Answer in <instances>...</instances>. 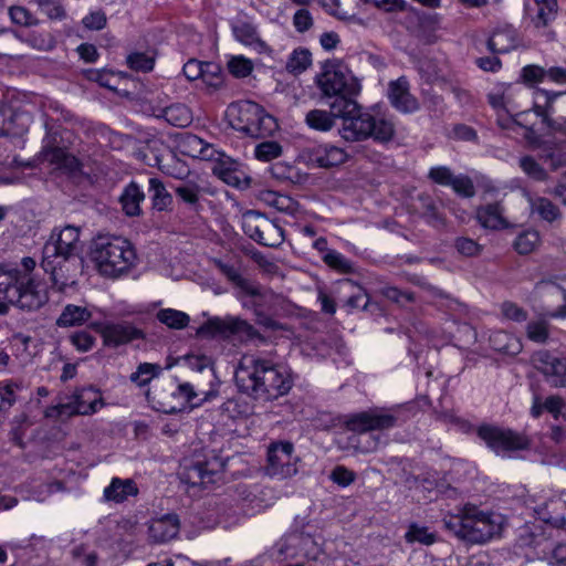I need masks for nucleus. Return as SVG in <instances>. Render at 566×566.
I'll return each instance as SVG.
<instances>
[{
  "label": "nucleus",
  "instance_id": "obj_1",
  "mask_svg": "<svg viewBox=\"0 0 566 566\" xmlns=\"http://www.w3.org/2000/svg\"><path fill=\"white\" fill-rule=\"evenodd\" d=\"M234 379L241 392L263 401L287 395L294 382L289 367L260 355H243Z\"/></svg>",
  "mask_w": 566,
  "mask_h": 566
},
{
  "label": "nucleus",
  "instance_id": "obj_2",
  "mask_svg": "<svg viewBox=\"0 0 566 566\" xmlns=\"http://www.w3.org/2000/svg\"><path fill=\"white\" fill-rule=\"evenodd\" d=\"M332 112L342 119L338 132L345 142L358 143L373 138L387 143L395 136V124L390 117L364 111L356 99H340L338 104H334Z\"/></svg>",
  "mask_w": 566,
  "mask_h": 566
},
{
  "label": "nucleus",
  "instance_id": "obj_3",
  "mask_svg": "<svg viewBox=\"0 0 566 566\" xmlns=\"http://www.w3.org/2000/svg\"><path fill=\"white\" fill-rule=\"evenodd\" d=\"M503 521L501 514L482 511L471 503L442 516L443 526L448 532L472 544H483L500 535Z\"/></svg>",
  "mask_w": 566,
  "mask_h": 566
},
{
  "label": "nucleus",
  "instance_id": "obj_4",
  "mask_svg": "<svg viewBox=\"0 0 566 566\" xmlns=\"http://www.w3.org/2000/svg\"><path fill=\"white\" fill-rule=\"evenodd\" d=\"M314 82L321 99L333 111L339 101H355L361 91L359 80L348 66L338 59L326 60L321 64Z\"/></svg>",
  "mask_w": 566,
  "mask_h": 566
},
{
  "label": "nucleus",
  "instance_id": "obj_5",
  "mask_svg": "<svg viewBox=\"0 0 566 566\" xmlns=\"http://www.w3.org/2000/svg\"><path fill=\"white\" fill-rule=\"evenodd\" d=\"M0 294L23 312L38 311L48 302L45 291L34 277L6 263H0Z\"/></svg>",
  "mask_w": 566,
  "mask_h": 566
},
{
  "label": "nucleus",
  "instance_id": "obj_6",
  "mask_svg": "<svg viewBox=\"0 0 566 566\" xmlns=\"http://www.w3.org/2000/svg\"><path fill=\"white\" fill-rule=\"evenodd\" d=\"M90 255L98 272L108 277H118L128 272L136 260L130 242L114 235H98L94 239Z\"/></svg>",
  "mask_w": 566,
  "mask_h": 566
},
{
  "label": "nucleus",
  "instance_id": "obj_7",
  "mask_svg": "<svg viewBox=\"0 0 566 566\" xmlns=\"http://www.w3.org/2000/svg\"><path fill=\"white\" fill-rule=\"evenodd\" d=\"M226 116L233 129L254 139L271 137L279 128L276 119L252 101L231 103Z\"/></svg>",
  "mask_w": 566,
  "mask_h": 566
},
{
  "label": "nucleus",
  "instance_id": "obj_8",
  "mask_svg": "<svg viewBox=\"0 0 566 566\" xmlns=\"http://www.w3.org/2000/svg\"><path fill=\"white\" fill-rule=\"evenodd\" d=\"M319 552V546L312 535L304 532H291L273 545L271 555L282 563L298 557L317 559Z\"/></svg>",
  "mask_w": 566,
  "mask_h": 566
},
{
  "label": "nucleus",
  "instance_id": "obj_9",
  "mask_svg": "<svg viewBox=\"0 0 566 566\" xmlns=\"http://www.w3.org/2000/svg\"><path fill=\"white\" fill-rule=\"evenodd\" d=\"M244 233L264 247H279L284 241L283 229L264 214L249 210L242 216Z\"/></svg>",
  "mask_w": 566,
  "mask_h": 566
},
{
  "label": "nucleus",
  "instance_id": "obj_10",
  "mask_svg": "<svg viewBox=\"0 0 566 566\" xmlns=\"http://www.w3.org/2000/svg\"><path fill=\"white\" fill-rule=\"evenodd\" d=\"M478 436L497 455H509L511 452L530 448L527 437L514 432L511 429H502L495 426L483 424L478 429Z\"/></svg>",
  "mask_w": 566,
  "mask_h": 566
},
{
  "label": "nucleus",
  "instance_id": "obj_11",
  "mask_svg": "<svg viewBox=\"0 0 566 566\" xmlns=\"http://www.w3.org/2000/svg\"><path fill=\"white\" fill-rule=\"evenodd\" d=\"M399 419L398 408H374L350 416L345 423L350 431L366 433L391 429L398 424Z\"/></svg>",
  "mask_w": 566,
  "mask_h": 566
},
{
  "label": "nucleus",
  "instance_id": "obj_12",
  "mask_svg": "<svg viewBox=\"0 0 566 566\" xmlns=\"http://www.w3.org/2000/svg\"><path fill=\"white\" fill-rule=\"evenodd\" d=\"M82 258L43 255L41 266L50 274L52 285L63 292L66 287L76 283V277L82 273Z\"/></svg>",
  "mask_w": 566,
  "mask_h": 566
},
{
  "label": "nucleus",
  "instance_id": "obj_13",
  "mask_svg": "<svg viewBox=\"0 0 566 566\" xmlns=\"http://www.w3.org/2000/svg\"><path fill=\"white\" fill-rule=\"evenodd\" d=\"M298 458L290 441L273 442L268 448L266 472L271 476L286 479L297 473Z\"/></svg>",
  "mask_w": 566,
  "mask_h": 566
},
{
  "label": "nucleus",
  "instance_id": "obj_14",
  "mask_svg": "<svg viewBox=\"0 0 566 566\" xmlns=\"http://www.w3.org/2000/svg\"><path fill=\"white\" fill-rule=\"evenodd\" d=\"M82 244L80 241V228L65 226L63 229L53 230L49 241L43 247V255L82 258Z\"/></svg>",
  "mask_w": 566,
  "mask_h": 566
},
{
  "label": "nucleus",
  "instance_id": "obj_15",
  "mask_svg": "<svg viewBox=\"0 0 566 566\" xmlns=\"http://www.w3.org/2000/svg\"><path fill=\"white\" fill-rule=\"evenodd\" d=\"M544 98V105L534 103L533 109L541 122L547 128L553 130H560L562 124L549 117V114L558 113L560 119H566V92L565 93H551L547 91H537L536 99Z\"/></svg>",
  "mask_w": 566,
  "mask_h": 566
},
{
  "label": "nucleus",
  "instance_id": "obj_16",
  "mask_svg": "<svg viewBox=\"0 0 566 566\" xmlns=\"http://www.w3.org/2000/svg\"><path fill=\"white\" fill-rule=\"evenodd\" d=\"M252 329L253 327L248 322L239 317H212L197 329V335L203 338H229L238 333L250 334Z\"/></svg>",
  "mask_w": 566,
  "mask_h": 566
},
{
  "label": "nucleus",
  "instance_id": "obj_17",
  "mask_svg": "<svg viewBox=\"0 0 566 566\" xmlns=\"http://www.w3.org/2000/svg\"><path fill=\"white\" fill-rule=\"evenodd\" d=\"M94 328L101 334L103 344L106 347L116 348L135 339L144 338L143 331L127 322L96 323Z\"/></svg>",
  "mask_w": 566,
  "mask_h": 566
},
{
  "label": "nucleus",
  "instance_id": "obj_18",
  "mask_svg": "<svg viewBox=\"0 0 566 566\" xmlns=\"http://www.w3.org/2000/svg\"><path fill=\"white\" fill-rule=\"evenodd\" d=\"M428 177L440 186L451 187L461 197L471 198L475 193L471 178L465 175L455 176L449 167H432L429 170Z\"/></svg>",
  "mask_w": 566,
  "mask_h": 566
},
{
  "label": "nucleus",
  "instance_id": "obj_19",
  "mask_svg": "<svg viewBox=\"0 0 566 566\" xmlns=\"http://www.w3.org/2000/svg\"><path fill=\"white\" fill-rule=\"evenodd\" d=\"M387 95L391 106L401 113H413L420 107L417 98L411 95L409 82L405 76L389 82Z\"/></svg>",
  "mask_w": 566,
  "mask_h": 566
},
{
  "label": "nucleus",
  "instance_id": "obj_20",
  "mask_svg": "<svg viewBox=\"0 0 566 566\" xmlns=\"http://www.w3.org/2000/svg\"><path fill=\"white\" fill-rule=\"evenodd\" d=\"M538 368L554 387H566V358L552 356L548 352L536 355Z\"/></svg>",
  "mask_w": 566,
  "mask_h": 566
},
{
  "label": "nucleus",
  "instance_id": "obj_21",
  "mask_svg": "<svg viewBox=\"0 0 566 566\" xmlns=\"http://www.w3.org/2000/svg\"><path fill=\"white\" fill-rule=\"evenodd\" d=\"M180 523L176 514H167L160 518L153 520L148 533L149 537L156 543L170 541L179 533Z\"/></svg>",
  "mask_w": 566,
  "mask_h": 566
},
{
  "label": "nucleus",
  "instance_id": "obj_22",
  "mask_svg": "<svg viewBox=\"0 0 566 566\" xmlns=\"http://www.w3.org/2000/svg\"><path fill=\"white\" fill-rule=\"evenodd\" d=\"M476 220L485 229L502 230L510 227L501 202L488 203L476 209Z\"/></svg>",
  "mask_w": 566,
  "mask_h": 566
},
{
  "label": "nucleus",
  "instance_id": "obj_23",
  "mask_svg": "<svg viewBox=\"0 0 566 566\" xmlns=\"http://www.w3.org/2000/svg\"><path fill=\"white\" fill-rule=\"evenodd\" d=\"M346 151L334 145H319L312 149L310 160L321 168H331L345 163Z\"/></svg>",
  "mask_w": 566,
  "mask_h": 566
},
{
  "label": "nucleus",
  "instance_id": "obj_24",
  "mask_svg": "<svg viewBox=\"0 0 566 566\" xmlns=\"http://www.w3.org/2000/svg\"><path fill=\"white\" fill-rule=\"evenodd\" d=\"M524 195L530 205L532 214H537L542 220L549 223L558 220L562 217L559 208L549 199L539 196H532L527 191H524Z\"/></svg>",
  "mask_w": 566,
  "mask_h": 566
},
{
  "label": "nucleus",
  "instance_id": "obj_25",
  "mask_svg": "<svg viewBox=\"0 0 566 566\" xmlns=\"http://www.w3.org/2000/svg\"><path fill=\"white\" fill-rule=\"evenodd\" d=\"M145 200V193L135 181H130L123 190L119 202L128 217H137L142 213L140 203Z\"/></svg>",
  "mask_w": 566,
  "mask_h": 566
},
{
  "label": "nucleus",
  "instance_id": "obj_26",
  "mask_svg": "<svg viewBox=\"0 0 566 566\" xmlns=\"http://www.w3.org/2000/svg\"><path fill=\"white\" fill-rule=\"evenodd\" d=\"M251 287L255 290V293L248 295L252 297L251 306L254 307L255 314L260 316L259 323L263 324L266 327H272L273 321L270 317L264 316L261 313V311L264 308H270L272 306L276 298V294L269 289H264L253 283H251Z\"/></svg>",
  "mask_w": 566,
  "mask_h": 566
},
{
  "label": "nucleus",
  "instance_id": "obj_27",
  "mask_svg": "<svg viewBox=\"0 0 566 566\" xmlns=\"http://www.w3.org/2000/svg\"><path fill=\"white\" fill-rule=\"evenodd\" d=\"M338 294H349L345 305L349 311L356 308L366 310L368 305V296L366 291L353 280L340 281L336 287Z\"/></svg>",
  "mask_w": 566,
  "mask_h": 566
},
{
  "label": "nucleus",
  "instance_id": "obj_28",
  "mask_svg": "<svg viewBox=\"0 0 566 566\" xmlns=\"http://www.w3.org/2000/svg\"><path fill=\"white\" fill-rule=\"evenodd\" d=\"M137 493L138 489L133 480L114 478L111 484L105 488L103 497L107 502L120 503L127 500L128 496H134Z\"/></svg>",
  "mask_w": 566,
  "mask_h": 566
},
{
  "label": "nucleus",
  "instance_id": "obj_29",
  "mask_svg": "<svg viewBox=\"0 0 566 566\" xmlns=\"http://www.w3.org/2000/svg\"><path fill=\"white\" fill-rule=\"evenodd\" d=\"M164 118L168 124L175 127H187L192 123V113L185 104L176 103L165 108H160L155 115Z\"/></svg>",
  "mask_w": 566,
  "mask_h": 566
},
{
  "label": "nucleus",
  "instance_id": "obj_30",
  "mask_svg": "<svg viewBox=\"0 0 566 566\" xmlns=\"http://www.w3.org/2000/svg\"><path fill=\"white\" fill-rule=\"evenodd\" d=\"M92 313L85 306L67 304L63 307L60 316L56 319L59 327H74L80 326L90 321Z\"/></svg>",
  "mask_w": 566,
  "mask_h": 566
},
{
  "label": "nucleus",
  "instance_id": "obj_31",
  "mask_svg": "<svg viewBox=\"0 0 566 566\" xmlns=\"http://www.w3.org/2000/svg\"><path fill=\"white\" fill-rule=\"evenodd\" d=\"M270 171L273 178L292 185H304L310 179L308 174L303 172L297 167L283 161L272 165Z\"/></svg>",
  "mask_w": 566,
  "mask_h": 566
},
{
  "label": "nucleus",
  "instance_id": "obj_32",
  "mask_svg": "<svg viewBox=\"0 0 566 566\" xmlns=\"http://www.w3.org/2000/svg\"><path fill=\"white\" fill-rule=\"evenodd\" d=\"M103 405L102 396L94 388H84L75 396L74 413L91 415Z\"/></svg>",
  "mask_w": 566,
  "mask_h": 566
},
{
  "label": "nucleus",
  "instance_id": "obj_33",
  "mask_svg": "<svg viewBox=\"0 0 566 566\" xmlns=\"http://www.w3.org/2000/svg\"><path fill=\"white\" fill-rule=\"evenodd\" d=\"M516 45V33L511 28L495 31L488 40V49L496 54L509 53L515 49Z\"/></svg>",
  "mask_w": 566,
  "mask_h": 566
},
{
  "label": "nucleus",
  "instance_id": "obj_34",
  "mask_svg": "<svg viewBox=\"0 0 566 566\" xmlns=\"http://www.w3.org/2000/svg\"><path fill=\"white\" fill-rule=\"evenodd\" d=\"M148 191L150 192L151 205L155 210L165 211L172 205V196L159 178H150L148 180Z\"/></svg>",
  "mask_w": 566,
  "mask_h": 566
},
{
  "label": "nucleus",
  "instance_id": "obj_35",
  "mask_svg": "<svg viewBox=\"0 0 566 566\" xmlns=\"http://www.w3.org/2000/svg\"><path fill=\"white\" fill-rule=\"evenodd\" d=\"M234 38L241 43L264 49L265 43L260 39L255 25L250 22H239L232 27Z\"/></svg>",
  "mask_w": 566,
  "mask_h": 566
},
{
  "label": "nucleus",
  "instance_id": "obj_36",
  "mask_svg": "<svg viewBox=\"0 0 566 566\" xmlns=\"http://www.w3.org/2000/svg\"><path fill=\"white\" fill-rule=\"evenodd\" d=\"M489 342L491 347L500 353L515 355L521 350V344L510 334L497 331L490 335Z\"/></svg>",
  "mask_w": 566,
  "mask_h": 566
},
{
  "label": "nucleus",
  "instance_id": "obj_37",
  "mask_svg": "<svg viewBox=\"0 0 566 566\" xmlns=\"http://www.w3.org/2000/svg\"><path fill=\"white\" fill-rule=\"evenodd\" d=\"M312 64V54L305 48L295 49L286 61L285 69L293 75L305 72Z\"/></svg>",
  "mask_w": 566,
  "mask_h": 566
},
{
  "label": "nucleus",
  "instance_id": "obj_38",
  "mask_svg": "<svg viewBox=\"0 0 566 566\" xmlns=\"http://www.w3.org/2000/svg\"><path fill=\"white\" fill-rule=\"evenodd\" d=\"M46 159L69 172H75L81 168V164L77 158L69 154L63 148L56 147L51 149L46 153Z\"/></svg>",
  "mask_w": 566,
  "mask_h": 566
},
{
  "label": "nucleus",
  "instance_id": "obj_39",
  "mask_svg": "<svg viewBox=\"0 0 566 566\" xmlns=\"http://www.w3.org/2000/svg\"><path fill=\"white\" fill-rule=\"evenodd\" d=\"M335 118H338L332 109H312L306 114V124L316 130L327 132L335 125Z\"/></svg>",
  "mask_w": 566,
  "mask_h": 566
},
{
  "label": "nucleus",
  "instance_id": "obj_40",
  "mask_svg": "<svg viewBox=\"0 0 566 566\" xmlns=\"http://www.w3.org/2000/svg\"><path fill=\"white\" fill-rule=\"evenodd\" d=\"M541 243V235L534 229L522 231L514 240L513 247L521 255L534 252Z\"/></svg>",
  "mask_w": 566,
  "mask_h": 566
},
{
  "label": "nucleus",
  "instance_id": "obj_41",
  "mask_svg": "<svg viewBox=\"0 0 566 566\" xmlns=\"http://www.w3.org/2000/svg\"><path fill=\"white\" fill-rule=\"evenodd\" d=\"M156 317L161 324L172 329H182L190 322L187 313L174 308H163L157 312Z\"/></svg>",
  "mask_w": 566,
  "mask_h": 566
},
{
  "label": "nucleus",
  "instance_id": "obj_42",
  "mask_svg": "<svg viewBox=\"0 0 566 566\" xmlns=\"http://www.w3.org/2000/svg\"><path fill=\"white\" fill-rule=\"evenodd\" d=\"M437 538V534L430 532L429 527L419 525L417 523H411L405 534V539L409 544L420 543L422 545L429 546L436 543Z\"/></svg>",
  "mask_w": 566,
  "mask_h": 566
},
{
  "label": "nucleus",
  "instance_id": "obj_43",
  "mask_svg": "<svg viewBox=\"0 0 566 566\" xmlns=\"http://www.w3.org/2000/svg\"><path fill=\"white\" fill-rule=\"evenodd\" d=\"M213 262L220 272L245 294L255 293V290L251 287V282L244 279L233 265L223 263L221 260H214Z\"/></svg>",
  "mask_w": 566,
  "mask_h": 566
},
{
  "label": "nucleus",
  "instance_id": "obj_44",
  "mask_svg": "<svg viewBox=\"0 0 566 566\" xmlns=\"http://www.w3.org/2000/svg\"><path fill=\"white\" fill-rule=\"evenodd\" d=\"M160 373L161 367L158 364L142 363L129 378L137 386L143 387L148 385L154 378L158 377Z\"/></svg>",
  "mask_w": 566,
  "mask_h": 566
},
{
  "label": "nucleus",
  "instance_id": "obj_45",
  "mask_svg": "<svg viewBox=\"0 0 566 566\" xmlns=\"http://www.w3.org/2000/svg\"><path fill=\"white\" fill-rule=\"evenodd\" d=\"M8 13L11 22L19 27L31 28L39 24L38 18L23 6H11Z\"/></svg>",
  "mask_w": 566,
  "mask_h": 566
},
{
  "label": "nucleus",
  "instance_id": "obj_46",
  "mask_svg": "<svg viewBox=\"0 0 566 566\" xmlns=\"http://www.w3.org/2000/svg\"><path fill=\"white\" fill-rule=\"evenodd\" d=\"M32 426V421L24 413L15 417L11 422L10 430V440L19 446L20 448H24V437L28 429Z\"/></svg>",
  "mask_w": 566,
  "mask_h": 566
},
{
  "label": "nucleus",
  "instance_id": "obj_47",
  "mask_svg": "<svg viewBox=\"0 0 566 566\" xmlns=\"http://www.w3.org/2000/svg\"><path fill=\"white\" fill-rule=\"evenodd\" d=\"M282 146L275 140L262 142L254 148V157L261 161H271L276 159L282 155Z\"/></svg>",
  "mask_w": 566,
  "mask_h": 566
},
{
  "label": "nucleus",
  "instance_id": "obj_48",
  "mask_svg": "<svg viewBox=\"0 0 566 566\" xmlns=\"http://www.w3.org/2000/svg\"><path fill=\"white\" fill-rule=\"evenodd\" d=\"M181 396L185 398V403H188L191 408L198 407L202 403V401L210 400L211 398L217 396L216 390H209L205 392V397L200 399L198 402L193 401L198 394L195 391L193 386L189 382L180 384L177 387V391L172 394V396Z\"/></svg>",
  "mask_w": 566,
  "mask_h": 566
},
{
  "label": "nucleus",
  "instance_id": "obj_49",
  "mask_svg": "<svg viewBox=\"0 0 566 566\" xmlns=\"http://www.w3.org/2000/svg\"><path fill=\"white\" fill-rule=\"evenodd\" d=\"M323 260L329 268L339 272L352 273L354 271L353 263L335 250L327 251Z\"/></svg>",
  "mask_w": 566,
  "mask_h": 566
},
{
  "label": "nucleus",
  "instance_id": "obj_50",
  "mask_svg": "<svg viewBox=\"0 0 566 566\" xmlns=\"http://www.w3.org/2000/svg\"><path fill=\"white\" fill-rule=\"evenodd\" d=\"M201 80L207 86L219 88L223 83L221 66L217 63L206 62Z\"/></svg>",
  "mask_w": 566,
  "mask_h": 566
},
{
  "label": "nucleus",
  "instance_id": "obj_51",
  "mask_svg": "<svg viewBox=\"0 0 566 566\" xmlns=\"http://www.w3.org/2000/svg\"><path fill=\"white\" fill-rule=\"evenodd\" d=\"M520 167L531 178L543 181L547 178L545 169L531 156H524L520 159Z\"/></svg>",
  "mask_w": 566,
  "mask_h": 566
},
{
  "label": "nucleus",
  "instance_id": "obj_52",
  "mask_svg": "<svg viewBox=\"0 0 566 566\" xmlns=\"http://www.w3.org/2000/svg\"><path fill=\"white\" fill-rule=\"evenodd\" d=\"M380 294L391 302L400 305L415 301V294L408 291H401L396 286L385 285L379 290Z\"/></svg>",
  "mask_w": 566,
  "mask_h": 566
},
{
  "label": "nucleus",
  "instance_id": "obj_53",
  "mask_svg": "<svg viewBox=\"0 0 566 566\" xmlns=\"http://www.w3.org/2000/svg\"><path fill=\"white\" fill-rule=\"evenodd\" d=\"M154 57L146 53H132L127 56L128 66L137 72H149L154 69Z\"/></svg>",
  "mask_w": 566,
  "mask_h": 566
},
{
  "label": "nucleus",
  "instance_id": "obj_54",
  "mask_svg": "<svg viewBox=\"0 0 566 566\" xmlns=\"http://www.w3.org/2000/svg\"><path fill=\"white\" fill-rule=\"evenodd\" d=\"M558 6H536V14L532 18V22L536 28H545L552 22L557 14Z\"/></svg>",
  "mask_w": 566,
  "mask_h": 566
},
{
  "label": "nucleus",
  "instance_id": "obj_55",
  "mask_svg": "<svg viewBox=\"0 0 566 566\" xmlns=\"http://www.w3.org/2000/svg\"><path fill=\"white\" fill-rule=\"evenodd\" d=\"M229 72L235 77H247L253 70V64L243 56H233L228 62Z\"/></svg>",
  "mask_w": 566,
  "mask_h": 566
},
{
  "label": "nucleus",
  "instance_id": "obj_56",
  "mask_svg": "<svg viewBox=\"0 0 566 566\" xmlns=\"http://www.w3.org/2000/svg\"><path fill=\"white\" fill-rule=\"evenodd\" d=\"M527 337L535 343H545L548 338V325L545 321H532L526 326Z\"/></svg>",
  "mask_w": 566,
  "mask_h": 566
},
{
  "label": "nucleus",
  "instance_id": "obj_57",
  "mask_svg": "<svg viewBox=\"0 0 566 566\" xmlns=\"http://www.w3.org/2000/svg\"><path fill=\"white\" fill-rule=\"evenodd\" d=\"M176 195L188 205H197L199 201L200 187L195 182H186L176 187Z\"/></svg>",
  "mask_w": 566,
  "mask_h": 566
},
{
  "label": "nucleus",
  "instance_id": "obj_58",
  "mask_svg": "<svg viewBox=\"0 0 566 566\" xmlns=\"http://www.w3.org/2000/svg\"><path fill=\"white\" fill-rule=\"evenodd\" d=\"M208 464L205 462H198L195 465H192L189 470V478L192 479V484H207L214 482L213 475L214 473L212 471H209L207 469Z\"/></svg>",
  "mask_w": 566,
  "mask_h": 566
},
{
  "label": "nucleus",
  "instance_id": "obj_59",
  "mask_svg": "<svg viewBox=\"0 0 566 566\" xmlns=\"http://www.w3.org/2000/svg\"><path fill=\"white\" fill-rule=\"evenodd\" d=\"M457 251L468 258L476 256L482 252V245L470 238L460 237L454 241Z\"/></svg>",
  "mask_w": 566,
  "mask_h": 566
},
{
  "label": "nucleus",
  "instance_id": "obj_60",
  "mask_svg": "<svg viewBox=\"0 0 566 566\" xmlns=\"http://www.w3.org/2000/svg\"><path fill=\"white\" fill-rule=\"evenodd\" d=\"M72 345L80 352H88L95 344V338L86 331H78L70 336Z\"/></svg>",
  "mask_w": 566,
  "mask_h": 566
},
{
  "label": "nucleus",
  "instance_id": "obj_61",
  "mask_svg": "<svg viewBox=\"0 0 566 566\" xmlns=\"http://www.w3.org/2000/svg\"><path fill=\"white\" fill-rule=\"evenodd\" d=\"M331 480L339 486H348L350 485L355 479L356 473L346 467L337 465L331 473Z\"/></svg>",
  "mask_w": 566,
  "mask_h": 566
},
{
  "label": "nucleus",
  "instance_id": "obj_62",
  "mask_svg": "<svg viewBox=\"0 0 566 566\" xmlns=\"http://www.w3.org/2000/svg\"><path fill=\"white\" fill-rule=\"evenodd\" d=\"M266 197H272L273 200H271V206L275 207L280 211L293 213L295 211L296 202L283 195H279L274 191H266Z\"/></svg>",
  "mask_w": 566,
  "mask_h": 566
},
{
  "label": "nucleus",
  "instance_id": "obj_63",
  "mask_svg": "<svg viewBox=\"0 0 566 566\" xmlns=\"http://www.w3.org/2000/svg\"><path fill=\"white\" fill-rule=\"evenodd\" d=\"M106 22V14L102 10L93 11L82 20L83 25L88 30H102L105 28Z\"/></svg>",
  "mask_w": 566,
  "mask_h": 566
},
{
  "label": "nucleus",
  "instance_id": "obj_64",
  "mask_svg": "<svg viewBox=\"0 0 566 566\" xmlns=\"http://www.w3.org/2000/svg\"><path fill=\"white\" fill-rule=\"evenodd\" d=\"M293 24L296 31L303 33L308 31L313 25V17L307 9H300L294 13Z\"/></svg>",
  "mask_w": 566,
  "mask_h": 566
}]
</instances>
